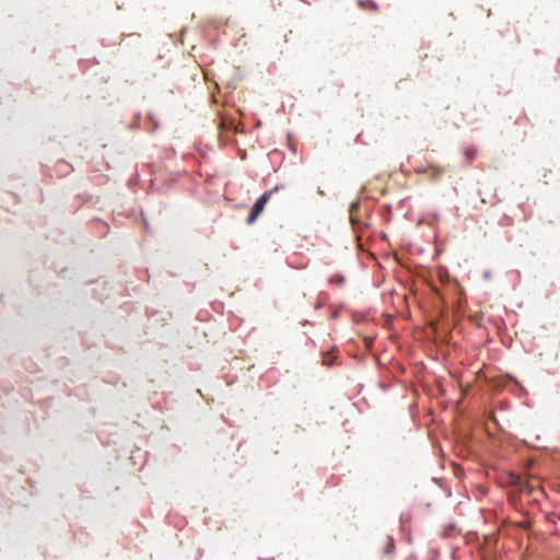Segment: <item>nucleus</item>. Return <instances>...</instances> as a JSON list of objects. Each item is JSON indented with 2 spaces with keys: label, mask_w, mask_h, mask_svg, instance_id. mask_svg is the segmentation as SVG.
<instances>
[{
  "label": "nucleus",
  "mask_w": 560,
  "mask_h": 560,
  "mask_svg": "<svg viewBox=\"0 0 560 560\" xmlns=\"http://www.w3.org/2000/svg\"><path fill=\"white\" fill-rule=\"evenodd\" d=\"M278 190V187L273 188V189H270V190H267L265 191L259 198L258 200L254 203L252 210H250V213L249 215L247 217V224H253L257 218L260 215V213L264 211L265 209V206L267 205V202L269 201L270 197L272 196V194Z\"/></svg>",
  "instance_id": "obj_1"
},
{
  "label": "nucleus",
  "mask_w": 560,
  "mask_h": 560,
  "mask_svg": "<svg viewBox=\"0 0 560 560\" xmlns=\"http://www.w3.org/2000/svg\"><path fill=\"white\" fill-rule=\"evenodd\" d=\"M416 172L419 174H428L429 178L432 180H439L444 173V168L439 166H430L428 168H418Z\"/></svg>",
  "instance_id": "obj_2"
},
{
  "label": "nucleus",
  "mask_w": 560,
  "mask_h": 560,
  "mask_svg": "<svg viewBox=\"0 0 560 560\" xmlns=\"http://www.w3.org/2000/svg\"><path fill=\"white\" fill-rule=\"evenodd\" d=\"M358 4L364 10L376 11L378 9L377 4L373 0H359Z\"/></svg>",
  "instance_id": "obj_3"
},
{
  "label": "nucleus",
  "mask_w": 560,
  "mask_h": 560,
  "mask_svg": "<svg viewBox=\"0 0 560 560\" xmlns=\"http://www.w3.org/2000/svg\"><path fill=\"white\" fill-rule=\"evenodd\" d=\"M476 153H477V150L474 148L466 150V155L469 160H472V158L476 155Z\"/></svg>",
  "instance_id": "obj_4"
}]
</instances>
